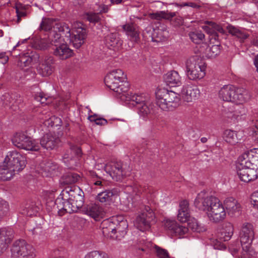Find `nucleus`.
I'll return each mask as SVG.
<instances>
[{
  "label": "nucleus",
  "mask_w": 258,
  "mask_h": 258,
  "mask_svg": "<svg viewBox=\"0 0 258 258\" xmlns=\"http://www.w3.org/2000/svg\"><path fill=\"white\" fill-rule=\"evenodd\" d=\"M87 34L86 27L81 23L78 24L72 33L68 24L65 23H55L53 30L48 33V41L55 47L56 44L62 43V37H66L75 48L79 49L84 43Z\"/></svg>",
  "instance_id": "1"
},
{
  "label": "nucleus",
  "mask_w": 258,
  "mask_h": 258,
  "mask_svg": "<svg viewBox=\"0 0 258 258\" xmlns=\"http://www.w3.org/2000/svg\"><path fill=\"white\" fill-rule=\"evenodd\" d=\"M126 76L121 70H112L105 76L104 82L106 86L117 94L120 98L123 96H127V92L129 88L128 83L126 81Z\"/></svg>",
  "instance_id": "2"
},
{
  "label": "nucleus",
  "mask_w": 258,
  "mask_h": 258,
  "mask_svg": "<svg viewBox=\"0 0 258 258\" xmlns=\"http://www.w3.org/2000/svg\"><path fill=\"white\" fill-rule=\"evenodd\" d=\"M219 97L224 101L242 104L250 98L248 92L243 88L232 85L223 86L219 91Z\"/></svg>",
  "instance_id": "3"
},
{
  "label": "nucleus",
  "mask_w": 258,
  "mask_h": 258,
  "mask_svg": "<svg viewBox=\"0 0 258 258\" xmlns=\"http://www.w3.org/2000/svg\"><path fill=\"white\" fill-rule=\"evenodd\" d=\"M157 105L163 110H172L179 105V94L165 88L159 89L156 92Z\"/></svg>",
  "instance_id": "4"
},
{
  "label": "nucleus",
  "mask_w": 258,
  "mask_h": 258,
  "mask_svg": "<svg viewBox=\"0 0 258 258\" xmlns=\"http://www.w3.org/2000/svg\"><path fill=\"white\" fill-rule=\"evenodd\" d=\"M121 100L128 102V104L136 107L138 113L144 117L153 113L152 106L147 101L146 98L143 94L130 93L127 94V96H123Z\"/></svg>",
  "instance_id": "5"
},
{
  "label": "nucleus",
  "mask_w": 258,
  "mask_h": 258,
  "mask_svg": "<svg viewBox=\"0 0 258 258\" xmlns=\"http://www.w3.org/2000/svg\"><path fill=\"white\" fill-rule=\"evenodd\" d=\"M186 68L190 80L201 79L205 75V62L198 55L189 57L186 61Z\"/></svg>",
  "instance_id": "6"
},
{
  "label": "nucleus",
  "mask_w": 258,
  "mask_h": 258,
  "mask_svg": "<svg viewBox=\"0 0 258 258\" xmlns=\"http://www.w3.org/2000/svg\"><path fill=\"white\" fill-rule=\"evenodd\" d=\"M11 250L13 258H35L36 255L35 248L23 239L15 241Z\"/></svg>",
  "instance_id": "7"
},
{
  "label": "nucleus",
  "mask_w": 258,
  "mask_h": 258,
  "mask_svg": "<svg viewBox=\"0 0 258 258\" xmlns=\"http://www.w3.org/2000/svg\"><path fill=\"white\" fill-rule=\"evenodd\" d=\"M12 141L19 149L30 151H38L40 149L39 143L23 132L16 133Z\"/></svg>",
  "instance_id": "8"
},
{
  "label": "nucleus",
  "mask_w": 258,
  "mask_h": 258,
  "mask_svg": "<svg viewBox=\"0 0 258 258\" xmlns=\"http://www.w3.org/2000/svg\"><path fill=\"white\" fill-rule=\"evenodd\" d=\"M155 215L153 210L148 206H144L142 212L136 219L135 225L141 231L149 229L155 223Z\"/></svg>",
  "instance_id": "9"
},
{
  "label": "nucleus",
  "mask_w": 258,
  "mask_h": 258,
  "mask_svg": "<svg viewBox=\"0 0 258 258\" xmlns=\"http://www.w3.org/2000/svg\"><path fill=\"white\" fill-rule=\"evenodd\" d=\"M5 160L15 172L22 171L26 167V157L16 151L9 152Z\"/></svg>",
  "instance_id": "10"
},
{
  "label": "nucleus",
  "mask_w": 258,
  "mask_h": 258,
  "mask_svg": "<svg viewBox=\"0 0 258 258\" xmlns=\"http://www.w3.org/2000/svg\"><path fill=\"white\" fill-rule=\"evenodd\" d=\"M238 164L236 166L237 173L239 178L241 181L248 182L255 180L257 177V170L254 168L245 164L242 160L238 159Z\"/></svg>",
  "instance_id": "11"
},
{
  "label": "nucleus",
  "mask_w": 258,
  "mask_h": 258,
  "mask_svg": "<svg viewBox=\"0 0 258 258\" xmlns=\"http://www.w3.org/2000/svg\"><path fill=\"white\" fill-rule=\"evenodd\" d=\"M105 170L116 181H122L130 172L129 168L126 169V165L121 161L112 163L110 166H106Z\"/></svg>",
  "instance_id": "12"
},
{
  "label": "nucleus",
  "mask_w": 258,
  "mask_h": 258,
  "mask_svg": "<svg viewBox=\"0 0 258 258\" xmlns=\"http://www.w3.org/2000/svg\"><path fill=\"white\" fill-rule=\"evenodd\" d=\"M69 149L67 150L63 156V162L69 168H73L76 165L78 159L81 156V148L71 143L69 144Z\"/></svg>",
  "instance_id": "13"
},
{
  "label": "nucleus",
  "mask_w": 258,
  "mask_h": 258,
  "mask_svg": "<svg viewBox=\"0 0 258 258\" xmlns=\"http://www.w3.org/2000/svg\"><path fill=\"white\" fill-rule=\"evenodd\" d=\"M151 18L157 20L164 19L170 21L171 24L174 27H179L183 24L182 17L176 16L175 12L167 11H160L152 14Z\"/></svg>",
  "instance_id": "14"
},
{
  "label": "nucleus",
  "mask_w": 258,
  "mask_h": 258,
  "mask_svg": "<svg viewBox=\"0 0 258 258\" xmlns=\"http://www.w3.org/2000/svg\"><path fill=\"white\" fill-rule=\"evenodd\" d=\"M14 230L9 227L0 228V255L8 248L14 237Z\"/></svg>",
  "instance_id": "15"
},
{
  "label": "nucleus",
  "mask_w": 258,
  "mask_h": 258,
  "mask_svg": "<svg viewBox=\"0 0 258 258\" xmlns=\"http://www.w3.org/2000/svg\"><path fill=\"white\" fill-rule=\"evenodd\" d=\"M40 168L43 176H58L60 172L58 165L51 161L48 160L41 163Z\"/></svg>",
  "instance_id": "16"
},
{
  "label": "nucleus",
  "mask_w": 258,
  "mask_h": 258,
  "mask_svg": "<svg viewBox=\"0 0 258 258\" xmlns=\"http://www.w3.org/2000/svg\"><path fill=\"white\" fill-rule=\"evenodd\" d=\"M207 216L210 221L214 223H218L225 219V209L220 201L210 212H208Z\"/></svg>",
  "instance_id": "17"
},
{
  "label": "nucleus",
  "mask_w": 258,
  "mask_h": 258,
  "mask_svg": "<svg viewBox=\"0 0 258 258\" xmlns=\"http://www.w3.org/2000/svg\"><path fill=\"white\" fill-rule=\"evenodd\" d=\"M200 94V90L198 87L192 85L184 86L181 92L183 99L187 102H192L197 99Z\"/></svg>",
  "instance_id": "18"
},
{
  "label": "nucleus",
  "mask_w": 258,
  "mask_h": 258,
  "mask_svg": "<svg viewBox=\"0 0 258 258\" xmlns=\"http://www.w3.org/2000/svg\"><path fill=\"white\" fill-rule=\"evenodd\" d=\"M238 159L242 160L244 162V165H248L258 170V149H254L244 153L239 157Z\"/></svg>",
  "instance_id": "19"
},
{
  "label": "nucleus",
  "mask_w": 258,
  "mask_h": 258,
  "mask_svg": "<svg viewBox=\"0 0 258 258\" xmlns=\"http://www.w3.org/2000/svg\"><path fill=\"white\" fill-rule=\"evenodd\" d=\"M123 226L125 227V228H126V223L125 221H121L118 226L117 227L114 226V224L113 222L111 221L110 219H106L104 220L101 224V227L103 230V233H109L111 232L112 233H116L117 232H121L122 235L125 234L126 232L125 230H121L120 229V226Z\"/></svg>",
  "instance_id": "20"
},
{
  "label": "nucleus",
  "mask_w": 258,
  "mask_h": 258,
  "mask_svg": "<svg viewBox=\"0 0 258 258\" xmlns=\"http://www.w3.org/2000/svg\"><path fill=\"white\" fill-rule=\"evenodd\" d=\"M40 55L35 51L24 53L20 56L17 65L21 68L29 66L31 63H36L39 61Z\"/></svg>",
  "instance_id": "21"
},
{
  "label": "nucleus",
  "mask_w": 258,
  "mask_h": 258,
  "mask_svg": "<svg viewBox=\"0 0 258 258\" xmlns=\"http://www.w3.org/2000/svg\"><path fill=\"white\" fill-rule=\"evenodd\" d=\"M53 54L60 59H66L74 54V51L70 48L67 43H58L53 47Z\"/></svg>",
  "instance_id": "22"
},
{
  "label": "nucleus",
  "mask_w": 258,
  "mask_h": 258,
  "mask_svg": "<svg viewBox=\"0 0 258 258\" xmlns=\"http://www.w3.org/2000/svg\"><path fill=\"white\" fill-rule=\"evenodd\" d=\"M59 142L58 137L51 134H46L41 138L39 144L40 147L44 149L52 150L57 146Z\"/></svg>",
  "instance_id": "23"
},
{
  "label": "nucleus",
  "mask_w": 258,
  "mask_h": 258,
  "mask_svg": "<svg viewBox=\"0 0 258 258\" xmlns=\"http://www.w3.org/2000/svg\"><path fill=\"white\" fill-rule=\"evenodd\" d=\"M86 214L93 218L95 221H100L103 218L105 212L102 208L96 204H90L84 208Z\"/></svg>",
  "instance_id": "24"
},
{
  "label": "nucleus",
  "mask_w": 258,
  "mask_h": 258,
  "mask_svg": "<svg viewBox=\"0 0 258 258\" xmlns=\"http://www.w3.org/2000/svg\"><path fill=\"white\" fill-rule=\"evenodd\" d=\"M130 39L136 43L140 42L139 27L133 23H127L122 26Z\"/></svg>",
  "instance_id": "25"
},
{
  "label": "nucleus",
  "mask_w": 258,
  "mask_h": 258,
  "mask_svg": "<svg viewBox=\"0 0 258 258\" xmlns=\"http://www.w3.org/2000/svg\"><path fill=\"white\" fill-rule=\"evenodd\" d=\"M224 204L228 215L230 216H236L240 214V205L237 201L233 198H226L224 201Z\"/></svg>",
  "instance_id": "26"
},
{
  "label": "nucleus",
  "mask_w": 258,
  "mask_h": 258,
  "mask_svg": "<svg viewBox=\"0 0 258 258\" xmlns=\"http://www.w3.org/2000/svg\"><path fill=\"white\" fill-rule=\"evenodd\" d=\"M105 44L110 49H118L122 45V40L117 33H110L105 37Z\"/></svg>",
  "instance_id": "27"
},
{
  "label": "nucleus",
  "mask_w": 258,
  "mask_h": 258,
  "mask_svg": "<svg viewBox=\"0 0 258 258\" xmlns=\"http://www.w3.org/2000/svg\"><path fill=\"white\" fill-rule=\"evenodd\" d=\"M240 242L252 243L254 238L253 226L250 223L243 224L240 233Z\"/></svg>",
  "instance_id": "28"
},
{
  "label": "nucleus",
  "mask_w": 258,
  "mask_h": 258,
  "mask_svg": "<svg viewBox=\"0 0 258 258\" xmlns=\"http://www.w3.org/2000/svg\"><path fill=\"white\" fill-rule=\"evenodd\" d=\"M240 242L252 243L254 238L253 226L250 223L243 224L240 233Z\"/></svg>",
  "instance_id": "29"
},
{
  "label": "nucleus",
  "mask_w": 258,
  "mask_h": 258,
  "mask_svg": "<svg viewBox=\"0 0 258 258\" xmlns=\"http://www.w3.org/2000/svg\"><path fill=\"white\" fill-rule=\"evenodd\" d=\"M181 77L175 71H171L164 75V80L170 87H177L181 85Z\"/></svg>",
  "instance_id": "30"
},
{
  "label": "nucleus",
  "mask_w": 258,
  "mask_h": 258,
  "mask_svg": "<svg viewBox=\"0 0 258 258\" xmlns=\"http://www.w3.org/2000/svg\"><path fill=\"white\" fill-rule=\"evenodd\" d=\"M53 59L51 57H50L45 59L37 67L38 73L43 77L50 75L53 72Z\"/></svg>",
  "instance_id": "31"
},
{
  "label": "nucleus",
  "mask_w": 258,
  "mask_h": 258,
  "mask_svg": "<svg viewBox=\"0 0 258 258\" xmlns=\"http://www.w3.org/2000/svg\"><path fill=\"white\" fill-rule=\"evenodd\" d=\"M64 197L62 195V192L59 197L55 200L54 202L52 200L48 201L46 203L47 208L50 210H54L57 211L59 215H61L63 213V209H64V204L65 199Z\"/></svg>",
  "instance_id": "32"
},
{
  "label": "nucleus",
  "mask_w": 258,
  "mask_h": 258,
  "mask_svg": "<svg viewBox=\"0 0 258 258\" xmlns=\"http://www.w3.org/2000/svg\"><path fill=\"white\" fill-rule=\"evenodd\" d=\"M189 218L188 203L186 200H183L179 204L177 219L181 222H185L189 220Z\"/></svg>",
  "instance_id": "33"
},
{
  "label": "nucleus",
  "mask_w": 258,
  "mask_h": 258,
  "mask_svg": "<svg viewBox=\"0 0 258 258\" xmlns=\"http://www.w3.org/2000/svg\"><path fill=\"white\" fill-rule=\"evenodd\" d=\"M208 202H210L207 201L206 192L202 191L197 195L194 202V205L199 210L206 212Z\"/></svg>",
  "instance_id": "34"
},
{
  "label": "nucleus",
  "mask_w": 258,
  "mask_h": 258,
  "mask_svg": "<svg viewBox=\"0 0 258 258\" xmlns=\"http://www.w3.org/2000/svg\"><path fill=\"white\" fill-rule=\"evenodd\" d=\"M80 194H84L83 191L75 186L66 187L62 190V195L64 197L65 200H72Z\"/></svg>",
  "instance_id": "35"
},
{
  "label": "nucleus",
  "mask_w": 258,
  "mask_h": 258,
  "mask_svg": "<svg viewBox=\"0 0 258 258\" xmlns=\"http://www.w3.org/2000/svg\"><path fill=\"white\" fill-rule=\"evenodd\" d=\"M14 174V169L9 167L5 160L3 165H0V180L3 181L10 180Z\"/></svg>",
  "instance_id": "36"
},
{
  "label": "nucleus",
  "mask_w": 258,
  "mask_h": 258,
  "mask_svg": "<svg viewBox=\"0 0 258 258\" xmlns=\"http://www.w3.org/2000/svg\"><path fill=\"white\" fill-rule=\"evenodd\" d=\"M223 137L227 143L232 145L236 144L238 143L239 140L237 133L236 131L230 130L225 131Z\"/></svg>",
  "instance_id": "37"
},
{
  "label": "nucleus",
  "mask_w": 258,
  "mask_h": 258,
  "mask_svg": "<svg viewBox=\"0 0 258 258\" xmlns=\"http://www.w3.org/2000/svg\"><path fill=\"white\" fill-rule=\"evenodd\" d=\"M80 178V175L77 173H68L62 176L60 182L61 184L64 185L72 184L77 182Z\"/></svg>",
  "instance_id": "38"
},
{
  "label": "nucleus",
  "mask_w": 258,
  "mask_h": 258,
  "mask_svg": "<svg viewBox=\"0 0 258 258\" xmlns=\"http://www.w3.org/2000/svg\"><path fill=\"white\" fill-rule=\"evenodd\" d=\"M117 190L112 189L111 190H106L104 191L99 193L97 196L98 200L101 203H104L111 200V198L116 195Z\"/></svg>",
  "instance_id": "39"
},
{
  "label": "nucleus",
  "mask_w": 258,
  "mask_h": 258,
  "mask_svg": "<svg viewBox=\"0 0 258 258\" xmlns=\"http://www.w3.org/2000/svg\"><path fill=\"white\" fill-rule=\"evenodd\" d=\"M54 20L52 18H43L39 27L40 30H44V31L49 32L53 30Z\"/></svg>",
  "instance_id": "40"
},
{
  "label": "nucleus",
  "mask_w": 258,
  "mask_h": 258,
  "mask_svg": "<svg viewBox=\"0 0 258 258\" xmlns=\"http://www.w3.org/2000/svg\"><path fill=\"white\" fill-rule=\"evenodd\" d=\"M206 24L210 25L212 26V30H214L213 36H212V39H214L215 40H218L219 35L218 34V32L222 34H224L225 33V31L223 29V28L219 24H217L212 21H206Z\"/></svg>",
  "instance_id": "41"
},
{
  "label": "nucleus",
  "mask_w": 258,
  "mask_h": 258,
  "mask_svg": "<svg viewBox=\"0 0 258 258\" xmlns=\"http://www.w3.org/2000/svg\"><path fill=\"white\" fill-rule=\"evenodd\" d=\"M49 42L46 38H36L34 41L33 47L38 50H44L49 46Z\"/></svg>",
  "instance_id": "42"
},
{
  "label": "nucleus",
  "mask_w": 258,
  "mask_h": 258,
  "mask_svg": "<svg viewBox=\"0 0 258 258\" xmlns=\"http://www.w3.org/2000/svg\"><path fill=\"white\" fill-rule=\"evenodd\" d=\"M191 40L195 43H201L205 38V35L200 31L190 32L188 34Z\"/></svg>",
  "instance_id": "43"
},
{
  "label": "nucleus",
  "mask_w": 258,
  "mask_h": 258,
  "mask_svg": "<svg viewBox=\"0 0 258 258\" xmlns=\"http://www.w3.org/2000/svg\"><path fill=\"white\" fill-rule=\"evenodd\" d=\"M39 208L36 206L34 203L27 204L25 209H23L22 212V214L25 215L27 216H32L38 212Z\"/></svg>",
  "instance_id": "44"
},
{
  "label": "nucleus",
  "mask_w": 258,
  "mask_h": 258,
  "mask_svg": "<svg viewBox=\"0 0 258 258\" xmlns=\"http://www.w3.org/2000/svg\"><path fill=\"white\" fill-rule=\"evenodd\" d=\"M188 225L189 228L193 231L196 232L200 233L204 232L207 229L204 226L202 225L201 224L199 223V222L195 219L189 222Z\"/></svg>",
  "instance_id": "45"
},
{
  "label": "nucleus",
  "mask_w": 258,
  "mask_h": 258,
  "mask_svg": "<svg viewBox=\"0 0 258 258\" xmlns=\"http://www.w3.org/2000/svg\"><path fill=\"white\" fill-rule=\"evenodd\" d=\"M221 52L220 45H213L211 47L207 48L206 53L208 57H215Z\"/></svg>",
  "instance_id": "46"
},
{
  "label": "nucleus",
  "mask_w": 258,
  "mask_h": 258,
  "mask_svg": "<svg viewBox=\"0 0 258 258\" xmlns=\"http://www.w3.org/2000/svg\"><path fill=\"white\" fill-rule=\"evenodd\" d=\"M85 258H109L108 255L102 251H93L88 253Z\"/></svg>",
  "instance_id": "47"
},
{
  "label": "nucleus",
  "mask_w": 258,
  "mask_h": 258,
  "mask_svg": "<svg viewBox=\"0 0 258 258\" xmlns=\"http://www.w3.org/2000/svg\"><path fill=\"white\" fill-rule=\"evenodd\" d=\"M9 209L8 203L4 200H0V220L7 215Z\"/></svg>",
  "instance_id": "48"
},
{
  "label": "nucleus",
  "mask_w": 258,
  "mask_h": 258,
  "mask_svg": "<svg viewBox=\"0 0 258 258\" xmlns=\"http://www.w3.org/2000/svg\"><path fill=\"white\" fill-rule=\"evenodd\" d=\"M88 118L90 121L95 122L97 125H104L107 123L106 119L103 118H97L96 114L90 115Z\"/></svg>",
  "instance_id": "49"
},
{
  "label": "nucleus",
  "mask_w": 258,
  "mask_h": 258,
  "mask_svg": "<svg viewBox=\"0 0 258 258\" xmlns=\"http://www.w3.org/2000/svg\"><path fill=\"white\" fill-rule=\"evenodd\" d=\"M207 201H209L210 202H208V204H207L208 208L207 210L206 211L207 214H208V212H210L212 210V208H213V207L217 205V203L220 201L218 199L212 196H207Z\"/></svg>",
  "instance_id": "50"
},
{
  "label": "nucleus",
  "mask_w": 258,
  "mask_h": 258,
  "mask_svg": "<svg viewBox=\"0 0 258 258\" xmlns=\"http://www.w3.org/2000/svg\"><path fill=\"white\" fill-rule=\"evenodd\" d=\"M178 223L172 220H166L164 223L165 228L172 233H173Z\"/></svg>",
  "instance_id": "51"
},
{
  "label": "nucleus",
  "mask_w": 258,
  "mask_h": 258,
  "mask_svg": "<svg viewBox=\"0 0 258 258\" xmlns=\"http://www.w3.org/2000/svg\"><path fill=\"white\" fill-rule=\"evenodd\" d=\"M155 248L157 255L159 258H170L169 254L166 249L161 248L157 245L155 246Z\"/></svg>",
  "instance_id": "52"
},
{
  "label": "nucleus",
  "mask_w": 258,
  "mask_h": 258,
  "mask_svg": "<svg viewBox=\"0 0 258 258\" xmlns=\"http://www.w3.org/2000/svg\"><path fill=\"white\" fill-rule=\"evenodd\" d=\"M222 230L227 233L228 236L226 237V240H230L233 234L234 230V228L232 224L230 223H226Z\"/></svg>",
  "instance_id": "53"
},
{
  "label": "nucleus",
  "mask_w": 258,
  "mask_h": 258,
  "mask_svg": "<svg viewBox=\"0 0 258 258\" xmlns=\"http://www.w3.org/2000/svg\"><path fill=\"white\" fill-rule=\"evenodd\" d=\"M188 229L186 227L178 224L173 233L175 235H178L180 237L186 233L188 231Z\"/></svg>",
  "instance_id": "54"
},
{
  "label": "nucleus",
  "mask_w": 258,
  "mask_h": 258,
  "mask_svg": "<svg viewBox=\"0 0 258 258\" xmlns=\"http://www.w3.org/2000/svg\"><path fill=\"white\" fill-rule=\"evenodd\" d=\"M86 19L90 23H96L100 21V18L98 15L96 13H87L85 15Z\"/></svg>",
  "instance_id": "55"
},
{
  "label": "nucleus",
  "mask_w": 258,
  "mask_h": 258,
  "mask_svg": "<svg viewBox=\"0 0 258 258\" xmlns=\"http://www.w3.org/2000/svg\"><path fill=\"white\" fill-rule=\"evenodd\" d=\"M245 112V109L242 106H239L237 109H235L232 117L236 119H238V117L244 115Z\"/></svg>",
  "instance_id": "56"
},
{
  "label": "nucleus",
  "mask_w": 258,
  "mask_h": 258,
  "mask_svg": "<svg viewBox=\"0 0 258 258\" xmlns=\"http://www.w3.org/2000/svg\"><path fill=\"white\" fill-rule=\"evenodd\" d=\"M35 100L38 102H40L42 104H47V98L43 94L40 93L38 95H36L34 97Z\"/></svg>",
  "instance_id": "57"
},
{
  "label": "nucleus",
  "mask_w": 258,
  "mask_h": 258,
  "mask_svg": "<svg viewBox=\"0 0 258 258\" xmlns=\"http://www.w3.org/2000/svg\"><path fill=\"white\" fill-rule=\"evenodd\" d=\"M64 204V209H63V212L72 213L73 210L71 208V202L70 200H65Z\"/></svg>",
  "instance_id": "58"
},
{
  "label": "nucleus",
  "mask_w": 258,
  "mask_h": 258,
  "mask_svg": "<svg viewBox=\"0 0 258 258\" xmlns=\"http://www.w3.org/2000/svg\"><path fill=\"white\" fill-rule=\"evenodd\" d=\"M71 202L72 205L71 208L72 210H73V213L77 212L78 210L81 208H82V207L83 206L80 204H79L78 202H77L76 201L71 200Z\"/></svg>",
  "instance_id": "59"
},
{
  "label": "nucleus",
  "mask_w": 258,
  "mask_h": 258,
  "mask_svg": "<svg viewBox=\"0 0 258 258\" xmlns=\"http://www.w3.org/2000/svg\"><path fill=\"white\" fill-rule=\"evenodd\" d=\"M226 28L228 30V32L230 34H231L233 36H236L237 32H238V31L239 30L238 28H237L235 27L234 26L231 25H228L226 27Z\"/></svg>",
  "instance_id": "60"
},
{
  "label": "nucleus",
  "mask_w": 258,
  "mask_h": 258,
  "mask_svg": "<svg viewBox=\"0 0 258 258\" xmlns=\"http://www.w3.org/2000/svg\"><path fill=\"white\" fill-rule=\"evenodd\" d=\"M251 200L253 202V205L258 208V191L254 192L251 196Z\"/></svg>",
  "instance_id": "61"
},
{
  "label": "nucleus",
  "mask_w": 258,
  "mask_h": 258,
  "mask_svg": "<svg viewBox=\"0 0 258 258\" xmlns=\"http://www.w3.org/2000/svg\"><path fill=\"white\" fill-rule=\"evenodd\" d=\"M16 10L17 16V23H19L21 21V17L26 16V12L24 11L19 10L17 8H16Z\"/></svg>",
  "instance_id": "62"
},
{
  "label": "nucleus",
  "mask_w": 258,
  "mask_h": 258,
  "mask_svg": "<svg viewBox=\"0 0 258 258\" xmlns=\"http://www.w3.org/2000/svg\"><path fill=\"white\" fill-rule=\"evenodd\" d=\"M235 36L241 40H244L248 37V35L243 33L239 29Z\"/></svg>",
  "instance_id": "63"
},
{
  "label": "nucleus",
  "mask_w": 258,
  "mask_h": 258,
  "mask_svg": "<svg viewBox=\"0 0 258 258\" xmlns=\"http://www.w3.org/2000/svg\"><path fill=\"white\" fill-rule=\"evenodd\" d=\"M252 137L255 141L258 142V124L252 128Z\"/></svg>",
  "instance_id": "64"
}]
</instances>
